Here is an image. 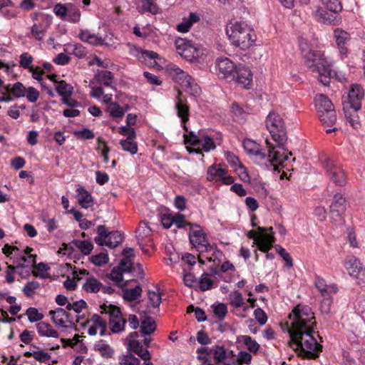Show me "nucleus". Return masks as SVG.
Returning <instances> with one entry per match:
<instances>
[{
  "label": "nucleus",
  "instance_id": "obj_24",
  "mask_svg": "<svg viewBox=\"0 0 365 365\" xmlns=\"http://www.w3.org/2000/svg\"><path fill=\"white\" fill-rule=\"evenodd\" d=\"M345 267L349 275L352 277L359 278L361 276L364 275V267H363L361 262L355 257L350 258L346 262Z\"/></svg>",
  "mask_w": 365,
  "mask_h": 365
},
{
  "label": "nucleus",
  "instance_id": "obj_47",
  "mask_svg": "<svg viewBox=\"0 0 365 365\" xmlns=\"http://www.w3.org/2000/svg\"><path fill=\"white\" fill-rule=\"evenodd\" d=\"M73 245L83 255H89L93 249L92 242L87 240H76L73 242Z\"/></svg>",
  "mask_w": 365,
  "mask_h": 365
},
{
  "label": "nucleus",
  "instance_id": "obj_13",
  "mask_svg": "<svg viewBox=\"0 0 365 365\" xmlns=\"http://www.w3.org/2000/svg\"><path fill=\"white\" fill-rule=\"evenodd\" d=\"M266 229L257 227V232L250 230L247 235L250 239H253V246L257 245L258 249L262 252L269 251L274 242V237L272 234L265 232Z\"/></svg>",
  "mask_w": 365,
  "mask_h": 365
},
{
  "label": "nucleus",
  "instance_id": "obj_30",
  "mask_svg": "<svg viewBox=\"0 0 365 365\" xmlns=\"http://www.w3.org/2000/svg\"><path fill=\"white\" fill-rule=\"evenodd\" d=\"M78 37L81 41L94 46H108V43H104L103 39L101 36L91 33L88 30H81L78 34Z\"/></svg>",
  "mask_w": 365,
  "mask_h": 365
},
{
  "label": "nucleus",
  "instance_id": "obj_3",
  "mask_svg": "<svg viewBox=\"0 0 365 365\" xmlns=\"http://www.w3.org/2000/svg\"><path fill=\"white\" fill-rule=\"evenodd\" d=\"M299 47L306 65L310 68L314 76L323 85H328L330 81L331 68L330 63L324 53L309 48L304 40L300 41Z\"/></svg>",
  "mask_w": 365,
  "mask_h": 365
},
{
  "label": "nucleus",
  "instance_id": "obj_6",
  "mask_svg": "<svg viewBox=\"0 0 365 365\" xmlns=\"http://www.w3.org/2000/svg\"><path fill=\"white\" fill-rule=\"evenodd\" d=\"M166 71L182 89L191 96H197L201 92L200 88L187 73L174 63L166 66Z\"/></svg>",
  "mask_w": 365,
  "mask_h": 365
},
{
  "label": "nucleus",
  "instance_id": "obj_48",
  "mask_svg": "<svg viewBox=\"0 0 365 365\" xmlns=\"http://www.w3.org/2000/svg\"><path fill=\"white\" fill-rule=\"evenodd\" d=\"M56 90L63 98L69 97L73 91V87L64 81H61L57 82Z\"/></svg>",
  "mask_w": 365,
  "mask_h": 365
},
{
  "label": "nucleus",
  "instance_id": "obj_31",
  "mask_svg": "<svg viewBox=\"0 0 365 365\" xmlns=\"http://www.w3.org/2000/svg\"><path fill=\"white\" fill-rule=\"evenodd\" d=\"M316 15L325 24H336L337 13L339 11H330L327 9L325 10L322 8L317 7Z\"/></svg>",
  "mask_w": 365,
  "mask_h": 365
},
{
  "label": "nucleus",
  "instance_id": "obj_22",
  "mask_svg": "<svg viewBox=\"0 0 365 365\" xmlns=\"http://www.w3.org/2000/svg\"><path fill=\"white\" fill-rule=\"evenodd\" d=\"M79 273L87 276L82 286V289L84 292L89 294H96L101 290L103 284L99 279L89 274L88 272L86 269H79Z\"/></svg>",
  "mask_w": 365,
  "mask_h": 365
},
{
  "label": "nucleus",
  "instance_id": "obj_1",
  "mask_svg": "<svg viewBox=\"0 0 365 365\" xmlns=\"http://www.w3.org/2000/svg\"><path fill=\"white\" fill-rule=\"evenodd\" d=\"M286 324L290 336L289 346L302 358H317L322 346L314 336L316 321L312 309L307 305L298 304L289 314Z\"/></svg>",
  "mask_w": 365,
  "mask_h": 365
},
{
  "label": "nucleus",
  "instance_id": "obj_58",
  "mask_svg": "<svg viewBox=\"0 0 365 365\" xmlns=\"http://www.w3.org/2000/svg\"><path fill=\"white\" fill-rule=\"evenodd\" d=\"M73 274V278H68L63 283V285L67 290H73L76 289L77 286L76 282L80 279L79 275H81L79 273V270H74Z\"/></svg>",
  "mask_w": 365,
  "mask_h": 365
},
{
  "label": "nucleus",
  "instance_id": "obj_43",
  "mask_svg": "<svg viewBox=\"0 0 365 365\" xmlns=\"http://www.w3.org/2000/svg\"><path fill=\"white\" fill-rule=\"evenodd\" d=\"M329 218L331 222L336 227H340L344 225V212L336 210L329 209Z\"/></svg>",
  "mask_w": 365,
  "mask_h": 365
},
{
  "label": "nucleus",
  "instance_id": "obj_61",
  "mask_svg": "<svg viewBox=\"0 0 365 365\" xmlns=\"http://www.w3.org/2000/svg\"><path fill=\"white\" fill-rule=\"evenodd\" d=\"M108 256L106 253H99L91 257V262L96 266L101 267L108 262Z\"/></svg>",
  "mask_w": 365,
  "mask_h": 365
},
{
  "label": "nucleus",
  "instance_id": "obj_7",
  "mask_svg": "<svg viewBox=\"0 0 365 365\" xmlns=\"http://www.w3.org/2000/svg\"><path fill=\"white\" fill-rule=\"evenodd\" d=\"M314 103L320 121L324 125L332 126L336 120V115L331 100L324 94H318L315 96Z\"/></svg>",
  "mask_w": 365,
  "mask_h": 365
},
{
  "label": "nucleus",
  "instance_id": "obj_52",
  "mask_svg": "<svg viewBox=\"0 0 365 365\" xmlns=\"http://www.w3.org/2000/svg\"><path fill=\"white\" fill-rule=\"evenodd\" d=\"M229 299L230 304L237 308L242 307L245 304L242 294L238 291L230 292L229 294Z\"/></svg>",
  "mask_w": 365,
  "mask_h": 365
},
{
  "label": "nucleus",
  "instance_id": "obj_45",
  "mask_svg": "<svg viewBox=\"0 0 365 365\" xmlns=\"http://www.w3.org/2000/svg\"><path fill=\"white\" fill-rule=\"evenodd\" d=\"M198 146H201L205 152H210L215 149L216 144L212 137L207 135H202Z\"/></svg>",
  "mask_w": 365,
  "mask_h": 365
},
{
  "label": "nucleus",
  "instance_id": "obj_11",
  "mask_svg": "<svg viewBox=\"0 0 365 365\" xmlns=\"http://www.w3.org/2000/svg\"><path fill=\"white\" fill-rule=\"evenodd\" d=\"M98 235L94 238L96 244L115 248L123 241V235L119 231L108 232L104 225L97 227Z\"/></svg>",
  "mask_w": 365,
  "mask_h": 365
},
{
  "label": "nucleus",
  "instance_id": "obj_36",
  "mask_svg": "<svg viewBox=\"0 0 365 365\" xmlns=\"http://www.w3.org/2000/svg\"><path fill=\"white\" fill-rule=\"evenodd\" d=\"M65 51L78 58H84L88 53L86 48L80 43H68L66 46Z\"/></svg>",
  "mask_w": 365,
  "mask_h": 365
},
{
  "label": "nucleus",
  "instance_id": "obj_49",
  "mask_svg": "<svg viewBox=\"0 0 365 365\" xmlns=\"http://www.w3.org/2000/svg\"><path fill=\"white\" fill-rule=\"evenodd\" d=\"M148 295L150 304L154 308L158 307L161 303V294L159 288L155 287L154 290H148Z\"/></svg>",
  "mask_w": 365,
  "mask_h": 365
},
{
  "label": "nucleus",
  "instance_id": "obj_42",
  "mask_svg": "<svg viewBox=\"0 0 365 365\" xmlns=\"http://www.w3.org/2000/svg\"><path fill=\"white\" fill-rule=\"evenodd\" d=\"M80 10L73 4H68V10L65 21L71 23H78L81 19Z\"/></svg>",
  "mask_w": 365,
  "mask_h": 365
},
{
  "label": "nucleus",
  "instance_id": "obj_9",
  "mask_svg": "<svg viewBox=\"0 0 365 365\" xmlns=\"http://www.w3.org/2000/svg\"><path fill=\"white\" fill-rule=\"evenodd\" d=\"M127 46L130 49V54L136 57L140 61L157 69L163 68L165 60L156 52L142 50L131 43H128Z\"/></svg>",
  "mask_w": 365,
  "mask_h": 365
},
{
  "label": "nucleus",
  "instance_id": "obj_44",
  "mask_svg": "<svg viewBox=\"0 0 365 365\" xmlns=\"http://www.w3.org/2000/svg\"><path fill=\"white\" fill-rule=\"evenodd\" d=\"M141 293L142 288L138 285L133 289H124L123 290V297L125 300L134 301L141 295Z\"/></svg>",
  "mask_w": 365,
  "mask_h": 365
},
{
  "label": "nucleus",
  "instance_id": "obj_34",
  "mask_svg": "<svg viewBox=\"0 0 365 365\" xmlns=\"http://www.w3.org/2000/svg\"><path fill=\"white\" fill-rule=\"evenodd\" d=\"M37 331L41 336L58 338V332L53 329L49 324L45 322H39L36 325Z\"/></svg>",
  "mask_w": 365,
  "mask_h": 365
},
{
  "label": "nucleus",
  "instance_id": "obj_56",
  "mask_svg": "<svg viewBox=\"0 0 365 365\" xmlns=\"http://www.w3.org/2000/svg\"><path fill=\"white\" fill-rule=\"evenodd\" d=\"M68 10V4L58 3L53 6V13L62 20H65Z\"/></svg>",
  "mask_w": 365,
  "mask_h": 365
},
{
  "label": "nucleus",
  "instance_id": "obj_33",
  "mask_svg": "<svg viewBox=\"0 0 365 365\" xmlns=\"http://www.w3.org/2000/svg\"><path fill=\"white\" fill-rule=\"evenodd\" d=\"M345 117L346 122L354 129H358L361 126L359 117L357 113L359 110L355 108H347L345 109Z\"/></svg>",
  "mask_w": 365,
  "mask_h": 365
},
{
  "label": "nucleus",
  "instance_id": "obj_57",
  "mask_svg": "<svg viewBox=\"0 0 365 365\" xmlns=\"http://www.w3.org/2000/svg\"><path fill=\"white\" fill-rule=\"evenodd\" d=\"M31 33L35 39L41 41L45 36L46 28L41 24H34L31 27Z\"/></svg>",
  "mask_w": 365,
  "mask_h": 365
},
{
  "label": "nucleus",
  "instance_id": "obj_14",
  "mask_svg": "<svg viewBox=\"0 0 365 365\" xmlns=\"http://www.w3.org/2000/svg\"><path fill=\"white\" fill-rule=\"evenodd\" d=\"M364 97V91L362 86L357 83L352 84L349 91L343 96L344 109L347 108L359 110Z\"/></svg>",
  "mask_w": 365,
  "mask_h": 365
},
{
  "label": "nucleus",
  "instance_id": "obj_55",
  "mask_svg": "<svg viewBox=\"0 0 365 365\" xmlns=\"http://www.w3.org/2000/svg\"><path fill=\"white\" fill-rule=\"evenodd\" d=\"M141 8L143 12H149L156 14L158 12V7L153 0H141Z\"/></svg>",
  "mask_w": 365,
  "mask_h": 365
},
{
  "label": "nucleus",
  "instance_id": "obj_26",
  "mask_svg": "<svg viewBox=\"0 0 365 365\" xmlns=\"http://www.w3.org/2000/svg\"><path fill=\"white\" fill-rule=\"evenodd\" d=\"M227 172L225 165L213 164L207 168V179L209 181H220Z\"/></svg>",
  "mask_w": 365,
  "mask_h": 365
},
{
  "label": "nucleus",
  "instance_id": "obj_38",
  "mask_svg": "<svg viewBox=\"0 0 365 365\" xmlns=\"http://www.w3.org/2000/svg\"><path fill=\"white\" fill-rule=\"evenodd\" d=\"M237 341H242L250 352L257 353L259 349V344L250 336L241 335L238 336Z\"/></svg>",
  "mask_w": 365,
  "mask_h": 365
},
{
  "label": "nucleus",
  "instance_id": "obj_5",
  "mask_svg": "<svg viewBox=\"0 0 365 365\" xmlns=\"http://www.w3.org/2000/svg\"><path fill=\"white\" fill-rule=\"evenodd\" d=\"M266 126L271 135L272 139L276 143L275 148L282 153L284 151L288 154V156L292 155L291 152H288L284 148L287 137L284 122L282 117L275 112H270L266 118Z\"/></svg>",
  "mask_w": 365,
  "mask_h": 365
},
{
  "label": "nucleus",
  "instance_id": "obj_16",
  "mask_svg": "<svg viewBox=\"0 0 365 365\" xmlns=\"http://www.w3.org/2000/svg\"><path fill=\"white\" fill-rule=\"evenodd\" d=\"M189 240L199 252H207L212 249V247L208 243L202 227L197 224L190 225Z\"/></svg>",
  "mask_w": 365,
  "mask_h": 365
},
{
  "label": "nucleus",
  "instance_id": "obj_32",
  "mask_svg": "<svg viewBox=\"0 0 365 365\" xmlns=\"http://www.w3.org/2000/svg\"><path fill=\"white\" fill-rule=\"evenodd\" d=\"M314 284L316 288L320 292L322 296H328L329 294L336 293L338 291L335 284L328 286L325 280L322 277H316Z\"/></svg>",
  "mask_w": 365,
  "mask_h": 365
},
{
  "label": "nucleus",
  "instance_id": "obj_20",
  "mask_svg": "<svg viewBox=\"0 0 365 365\" xmlns=\"http://www.w3.org/2000/svg\"><path fill=\"white\" fill-rule=\"evenodd\" d=\"M177 53L182 58L190 60L197 53V49L191 42L185 38H178L175 41Z\"/></svg>",
  "mask_w": 365,
  "mask_h": 365
},
{
  "label": "nucleus",
  "instance_id": "obj_37",
  "mask_svg": "<svg viewBox=\"0 0 365 365\" xmlns=\"http://www.w3.org/2000/svg\"><path fill=\"white\" fill-rule=\"evenodd\" d=\"M346 207L347 203L346 198L341 193H336L329 206V209L345 212Z\"/></svg>",
  "mask_w": 365,
  "mask_h": 365
},
{
  "label": "nucleus",
  "instance_id": "obj_18",
  "mask_svg": "<svg viewBox=\"0 0 365 365\" xmlns=\"http://www.w3.org/2000/svg\"><path fill=\"white\" fill-rule=\"evenodd\" d=\"M152 230L148 225L145 222H141L139 224L138 227L136 230V238L138 243L141 247L142 250L145 253L148 254L149 250L145 249L144 247H152Z\"/></svg>",
  "mask_w": 365,
  "mask_h": 365
},
{
  "label": "nucleus",
  "instance_id": "obj_21",
  "mask_svg": "<svg viewBox=\"0 0 365 365\" xmlns=\"http://www.w3.org/2000/svg\"><path fill=\"white\" fill-rule=\"evenodd\" d=\"M237 66L227 57H220L216 60L217 73L224 78H231Z\"/></svg>",
  "mask_w": 365,
  "mask_h": 365
},
{
  "label": "nucleus",
  "instance_id": "obj_10",
  "mask_svg": "<svg viewBox=\"0 0 365 365\" xmlns=\"http://www.w3.org/2000/svg\"><path fill=\"white\" fill-rule=\"evenodd\" d=\"M322 165L327 178L334 184L344 186L346 182V174L341 166L332 159L322 161Z\"/></svg>",
  "mask_w": 365,
  "mask_h": 365
},
{
  "label": "nucleus",
  "instance_id": "obj_62",
  "mask_svg": "<svg viewBox=\"0 0 365 365\" xmlns=\"http://www.w3.org/2000/svg\"><path fill=\"white\" fill-rule=\"evenodd\" d=\"M120 365H140V360L132 354L123 355L119 358Z\"/></svg>",
  "mask_w": 365,
  "mask_h": 365
},
{
  "label": "nucleus",
  "instance_id": "obj_27",
  "mask_svg": "<svg viewBox=\"0 0 365 365\" xmlns=\"http://www.w3.org/2000/svg\"><path fill=\"white\" fill-rule=\"evenodd\" d=\"M135 131L134 128H132L130 130L129 133H128L126 139L120 141L123 150L130 153L131 155H134L138 152V145L135 141Z\"/></svg>",
  "mask_w": 365,
  "mask_h": 365
},
{
  "label": "nucleus",
  "instance_id": "obj_59",
  "mask_svg": "<svg viewBox=\"0 0 365 365\" xmlns=\"http://www.w3.org/2000/svg\"><path fill=\"white\" fill-rule=\"evenodd\" d=\"M98 78L103 85L108 86L112 83L113 74L109 71H102L98 73Z\"/></svg>",
  "mask_w": 365,
  "mask_h": 365
},
{
  "label": "nucleus",
  "instance_id": "obj_46",
  "mask_svg": "<svg viewBox=\"0 0 365 365\" xmlns=\"http://www.w3.org/2000/svg\"><path fill=\"white\" fill-rule=\"evenodd\" d=\"M156 329L155 321L150 317H146L141 322L140 331L143 334H152Z\"/></svg>",
  "mask_w": 365,
  "mask_h": 365
},
{
  "label": "nucleus",
  "instance_id": "obj_53",
  "mask_svg": "<svg viewBox=\"0 0 365 365\" xmlns=\"http://www.w3.org/2000/svg\"><path fill=\"white\" fill-rule=\"evenodd\" d=\"M199 287L201 291L205 292L212 288L213 281L206 272L203 273L199 279Z\"/></svg>",
  "mask_w": 365,
  "mask_h": 365
},
{
  "label": "nucleus",
  "instance_id": "obj_2",
  "mask_svg": "<svg viewBox=\"0 0 365 365\" xmlns=\"http://www.w3.org/2000/svg\"><path fill=\"white\" fill-rule=\"evenodd\" d=\"M268 148V154L266 155L262 151L260 145L251 139H245L242 145L250 158L257 164L272 167L274 170L278 169L279 166H283L284 163L288 160V154L284 151L281 152L269 141L266 140Z\"/></svg>",
  "mask_w": 365,
  "mask_h": 365
},
{
  "label": "nucleus",
  "instance_id": "obj_25",
  "mask_svg": "<svg viewBox=\"0 0 365 365\" xmlns=\"http://www.w3.org/2000/svg\"><path fill=\"white\" fill-rule=\"evenodd\" d=\"M92 324L88 329L90 336H95L99 331V334L103 336L106 331V323L99 315L93 314L91 318Z\"/></svg>",
  "mask_w": 365,
  "mask_h": 365
},
{
  "label": "nucleus",
  "instance_id": "obj_63",
  "mask_svg": "<svg viewBox=\"0 0 365 365\" xmlns=\"http://www.w3.org/2000/svg\"><path fill=\"white\" fill-rule=\"evenodd\" d=\"M26 315L30 322H36L43 318V315L34 307H30L26 310Z\"/></svg>",
  "mask_w": 365,
  "mask_h": 365
},
{
  "label": "nucleus",
  "instance_id": "obj_15",
  "mask_svg": "<svg viewBox=\"0 0 365 365\" xmlns=\"http://www.w3.org/2000/svg\"><path fill=\"white\" fill-rule=\"evenodd\" d=\"M139 334L137 331L130 333L125 339V342L129 351L137 354L143 361L142 365H154L153 363L150 361L151 354L147 349H144L141 344L137 340Z\"/></svg>",
  "mask_w": 365,
  "mask_h": 365
},
{
  "label": "nucleus",
  "instance_id": "obj_54",
  "mask_svg": "<svg viewBox=\"0 0 365 365\" xmlns=\"http://www.w3.org/2000/svg\"><path fill=\"white\" fill-rule=\"evenodd\" d=\"M96 349L100 351L101 355L104 358L111 357L113 354V349L103 341L95 345Z\"/></svg>",
  "mask_w": 365,
  "mask_h": 365
},
{
  "label": "nucleus",
  "instance_id": "obj_40",
  "mask_svg": "<svg viewBox=\"0 0 365 365\" xmlns=\"http://www.w3.org/2000/svg\"><path fill=\"white\" fill-rule=\"evenodd\" d=\"M26 88L21 82L15 83L11 88V85H7L6 90L9 91L14 97L19 98L25 97Z\"/></svg>",
  "mask_w": 365,
  "mask_h": 365
},
{
  "label": "nucleus",
  "instance_id": "obj_64",
  "mask_svg": "<svg viewBox=\"0 0 365 365\" xmlns=\"http://www.w3.org/2000/svg\"><path fill=\"white\" fill-rule=\"evenodd\" d=\"M183 137L185 144L197 146L200 144L202 135H197L193 132H190L189 134H184Z\"/></svg>",
  "mask_w": 365,
  "mask_h": 365
},
{
  "label": "nucleus",
  "instance_id": "obj_39",
  "mask_svg": "<svg viewBox=\"0 0 365 365\" xmlns=\"http://www.w3.org/2000/svg\"><path fill=\"white\" fill-rule=\"evenodd\" d=\"M24 356L26 357H33L35 360L41 363H46L51 358V355L43 349L32 351V352H25Z\"/></svg>",
  "mask_w": 365,
  "mask_h": 365
},
{
  "label": "nucleus",
  "instance_id": "obj_51",
  "mask_svg": "<svg viewBox=\"0 0 365 365\" xmlns=\"http://www.w3.org/2000/svg\"><path fill=\"white\" fill-rule=\"evenodd\" d=\"M31 267H34L32 272L36 277L45 279L49 275L48 273L49 267L43 262H41L36 266L34 264Z\"/></svg>",
  "mask_w": 365,
  "mask_h": 365
},
{
  "label": "nucleus",
  "instance_id": "obj_60",
  "mask_svg": "<svg viewBox=\"0 0 365 365\" xmlns=\"http://www.w3.org/2000/svg\"><path fill=\"white\" fill-rule=\"evenodd\" d=\"M87 304L86 302L81 299L79 301L74 302L73 303H68L66 309L69 311H74L76 314H80L83 309H86Z\"/></svg>",
  "mask_w": 365,
  "mask_h": 365
},
{
  "label": "nucleus",
  "instance_id": "obj_4",
  "mask_svg": "<svg viewBox=\"0 0 365 365\" xmlns=\"http://www.w3.org/2000/svg\"><path fill=\"white\" fill-rule=\"evenodd\" d=\"M225 31L230 44L244 51L253 46L257 39L255 30L245 21H230Z\"/></svg>",
  "mask_w": 365,
  "mask_h": 365
},
{
  "label": "nucleus",
  "instance_id": "obj_50",
  "mask_svg": "<svg viewBox=\"0 0 365 365\" xmlns=\"http://www.w3.org/2000/svg\"><path fill=\"white\" fill-rule=\"evenodd\" d=\"M106 110L113 118H122L126 111V109H123L117 103H109Z\"/></svg>",
  "mask_w": 365,
  "mask_h": 365
},
{
  "label": "nucleus",
  "instance_id": "obj_17",
  "mask_svg": "<svg viewBox=\"0 0 365 365\" xmlns=\"http://www.w3.org/2000/svg\"><path fill=\"white\" fill-rule=\"evenodd\" d=\"M231 78L243 88L250 89L252 86L253 74L251 70L243 64L237 66Z\"/></svg>",
  "mask_w": 365,
  "mask_h": 365
},
{
  "label": "nucleus",
  "instance_id": "obj_35",
  "mask_svg": "<svg viewBox=\"0 0 365 365\" xmlns=\"http://www.w3.org/2000/svg\"><path fill=\"white\" fill-rule=\"evenodd\" d=\"M123 270L118 267H113L110 274V279L119 287L124 288L128 284V281L123 279Z\"/></svg>",
  "mask_w": 365,
  "mask_h": 365
},
{
  "label": "nucleus",
  "instance_id": "obj_23",
  "mask_svg": "<svg viewBox=\"0 0 365 365\" xmlns=\"http://www.w3.org/2000/svg\"><path fill=\"white\" fill-rule=\"evenodd\" d=\"M49 315L51 317L54 324L58 327H66L67 324H71L73 322L71 315L62 308L51 310Z\"/></svg>",
  "mask_w": 365,
  "mask_h": 365
},
{
  "label": "nucleus",
  "instance_id": "obj_12",
  "mask_svg": "<svg viewBox=\"0 0 365 365\" xmlns=\"http://www.w3.org/2000/svg\"><path fill=\"white\" fill-rule=\"evenodd\" d=\"M101 313L109 315V326L112 332L118 333L124 330L126 320L122 317L120 309L112 304L101 306Z\"/></svg>",
  "mask_w": 365,
  "mask_h": 365
},
{
  "label": "nucleus",
  "instance_id": "obj_41",
  "mask_svg": "<svg viewBox=\"0 0 365 365\" xmlns=\"http://www.w3.org/2000/svg\"><path fill=\"white\" fill-rule=\"evenodd\" d=\"M334 37L337 46H344L350 40V34L347 31L339 28H337L334 31Z\"/></svg>",
  "mask_w": 365,
  "mask_h": 365
},
{
  "label": "nucleus",
  "instance_id": "obj_29",
  "mask_svg": "<svg viewBox=\"0 0 365 365\" xmlns=\"http://www.w3.org/2000/svg\"><path fill=\"white\" fill-rule=\"evenodd\" d=\"M200 19V16L197 14L190 13L187 17L183 18L182 22L177 25L176 29L180 33H186L192 25L198 22Z\"/></svg>",
  "mask_w": 365,
  "mask_h": 365
},
{
  "label": "nucleus",
  "instance_id": "obj_8",
  "mask_svg": "<svg viewBox=\"0 0 365 365\" xmlns=\"http://www.w3.org/2000/svg\"><path fill=\"white\" fill-rule=\"evenodd\" d=\"M33 250L26 247L24 250H20L17 247L6 244L2 248V252L6 256L14 255L16 258L18 264L16 267L31 268L36 264V255L31 254Z\"/></svg>",
  "mask_w": 365,
  "mask_h": 365
},
{
  "label": "nucleus",
  "instance_id": "obj_19",
  "mask_svg": "<svg viewBox=\"0 0 365 365\" xmlns=\"http://www.w3.org/2000/svg\"><path fill=\"white\" fill-rule=\"evenodd\" d=\"M175 108L178 117L180 118L183 129L187 131L186 123L190 118V107L186 98L182 97V92L180 91H178L175 98Z\"/></svg>",
  "mask_w": 365,
  "mask_h": 365
},
{
  "label": "nucleus",
  "instance_id": "obj_28",
  "mask_svg": "<svg viewBox=\"0 0 365 365\" xmlns=\"http://www.w3.org/2000/svg\"><path fill=\"white\" fill-rule=\"evenodd\" d=\"M76 198L82 208L88 209L93 205L92 195L83 187L76 189Z\"/></svg>",
  "mask_w": 365,
  "mask_h": 365
}]
</instances>
